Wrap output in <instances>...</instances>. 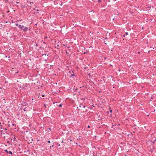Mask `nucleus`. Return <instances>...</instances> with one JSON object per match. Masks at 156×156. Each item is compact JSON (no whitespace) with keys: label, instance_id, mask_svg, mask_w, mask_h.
Wrapping results in <instances>:
<instances>
[{"label":"nucleus","instance_id":"nucleus-1","mask_svg":"<svg viewBox=\"0 0 156 156\" xmlns=\"http://www.w3.org/2000/svg\"><path fill=\"white\" fill-rule=\"evenodd\" d=\"M79 107L81 108V109H79L78 110H82V108H85V106L82 105H81V104H80V106H79Z\"/></svg>","mask_w":156,"mask_h":156},{"label":"nucleus","instance_id":"nucleus-2","mask_svg":"<svg viewBox=\"0 0 156 156\" xmlns=\"http://www.w3.org/2000/svg\"><path fill=\"white\" fill-rule=\"evenodd\" d=\"M27 29L28 28L27 27H25L23 28V30L24 31H26Z\"/></svg>","mask_w":156,"mask_h":156},{"label":"nucleus","instance_id":"nucleus-3","mask_svg":"<svg viewBox=\"0 0 156 156\" xmlns=\"http://www.w3.org/2000/svg\"><path fill=\"white\" fill-rule=\"evenodd\" d=\"M5 151L7 152L8 153H9V154H12V152L11 151H9V152H8L7 151V150H5Z\"/></svg>","mask_w":156,"mask_h":156},{"label":"nucleus","instance_id":"nucleus-4","mask_svg":"<svg viewBox=\"0 0 156 156\" xmlns=\"http://www.w3.org/2000/svg\"><path fill=\"white\" fill-rule=\"evenodd\" d=\"M125 34V35H123V37H124L125 36V35H128V32H126Z\"/></svg>","mask_w":156,"mask_h":156},{"label":"nucleus","instance_id":"nucleus-5","mask_svg":"<svg viewBox=\"0 0 156 156\" xmlns=\"http://www.w3.org/2000/svg\"><path fill=\"white\" fill-rule=\"evenodd\" d=\"M18 27H19L20 28H21V25H19V26H18Z\"/></svg>","mask_w":156,"mask_h":156},{"label":"nucleus","instance_id":"nucleus-6","mask_svg":"<svg viewBox=\"0 0 156 156\" xmlns=\"http://www.w3.org/2000/svg\"><path fill=\"white\" fill-rule=\"evenodd\" d=\"M15 25L16 26H18L19 25H18V24L17 23H15Z\"/></svg>","mask_w":156,"mask_h":156},{"label":"nucleus","instance_id":"nucleus-7","mask_svg":"<svg viewBox=\"0 0 156 156\" xmlns=\"http://www.w3.org/2000/svg\"><path fill=\"white\" fill-rule=\"evenodd\" d=\"M47 142L48 143H50V140H48V141H47Z\"/></svg>","mask_w":156,"mask_h":156},{"label":"nucleus","instance_id":"nucleus-8","mask_svg":"<svg viewBox=\"0 0 156 156\" xmlns=\"http://www.w3.org/2000/svg\"><path fill=\"white\" fill-rule=\"evenodd\" d=\"M98 2H101V1L100 0H99Z\"/></svg>","mask_w":156,"mask_h":156},{"label":"nucleus","instance_id":"nucleus-9","mask_svg":"<svg viewBox=\"0 0 156 156\" xmlns=\"http://www.w3.org/2000/svg\"><path fill=\"white\" fill-rule=\"evenodd\" d=\"M23 28H24L23 26V25H21V29H22Z\"/></svg>","mask_w":156,"mask_h":156},{"label":"nucleus","instance_id":"nucleus-10","mask_svg":"<svg viewBox=\"0 0 156 156\" xmlns=\"http://www.w3.org/2000/svg\"><path fill=\"white\" fill-rule=\"evenodd\" d=\"M59 106L60 107H61L62 106V105H61V104H60V105H59Z\"/></svg>","mask_w":156,"mask_h":156},{"label":"nucleus","instance_id":"nucleus-11","mask_svg":"<svg viewBox=\"0 0 156 156\" xmlns=\"http://www.w3.org/2000/svg\"><path fill=\"white\" fill-rule=\"evenodd\" d=\"M110 112H112V110H110Z\"/></svg>","mask_w":156,"mask_h":156},{"label":"nucleus","instance_id":"nucleus-12","mask_svg":"<svg viewBox=\"0 0 156 156\" xmlns=\"http://www.w3.org/2000/svg\"><path fill=\"white\" fill-rule=\"evenodd\" d=\"M54 146V145H52V146H50V147L51 148V147H53Z\"/></svg>","mask_w":156,"mask_h":156},{"label":"nucleus","instance_id":"nucleus-13","mask_svg":"<svg viewBox=\"0 0 156 156\" xmlns=\"http://www.w3.org/2000/svg\"><path fill=\"white\" fill-rule=\"evenodd\" d=\"M88 127H89H89H90V126H88Z\"/></svg>","mask_w":156,"mask_h":156},{"label":"nucleus","instance_id":"nucleus-14","mask_svg":"<svg viewBox=\"0 0 156 156\" xmlns=\"http://www.w3.org/2000/svg\"><path fill=\"white\" fill-rule=\"evenodd\" d=\"M44 55H47V54H44Z\"/></svg>","mask_w":156,"mask_h":156},{"label":"nucleus","instance_id":"nucleus-15","mask_svg":"<svg viewBox=\"0 0 156 156\" xmlns=\"http://www.w3.org/2000/svg\"><path fill=\"white\" fill-rule=\"evenodd\" d=\"M16 73H18V71Z\"/></svg>","mask_w":156,"mask_h":156},{"label":"nucleus","instance_id":"nucleus-16","mask_svg":"<svg viewBox=\"0 0 156 156\" xmlns=\"http://www.w3.org/2000/svg\"><path fill=\"white\" fill-rule=\"evenodd\" d=\"M57 46H59L58 45H57Z\"/></svg>","mask_w":156,"mask_h":156},{"label":"nucleus","instance_id":"nucleus-17","mask_svg":"<svg viewBox=\"0 0 156 156\" xmlns=\"http://www.w3.org/2000/svg\"><path fill=\"white\" fill-rule=\"evenodd\" d=\"M1 124V123L0 122V124Z\"/></svg>","mask_w":156,"mask_h":156}]
</instances>
